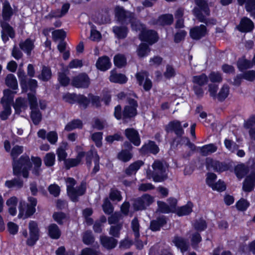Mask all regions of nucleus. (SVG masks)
<instances>
[{
	"mask_svg": "<svg viewBox=\"0 0 255 255\" xmlns=\"http://www.w3.org/2000/svg\"><path fill=\"white\" fill-rule=\"evenodd\" d=\"M23 152V146L15 145L11 151L13 161V173L16 176L21 175L24 178H28L29 170L32 167L29 157L26 155H22L18 160L16 157Z\"/></svg>",
	"mask_w": 255,
	"mask_h": 255,
	"instance_id": "obj_1",
	"label": "nucleus"
},
{
	"mask_svg": "<svg viewBox=\"0 0 255 255\" xmlns=\"http://www.w3.org/2000/svg\"><path fill=\"white\" fill-rule=\"evenodd\" d=\"M65 181L69 196L73 201H77V198L84 194L86 190L85 184L82 183L80 186L74 188L76 182L74 178L68 177L66 179Z\"/></svg>",
	"mask_w": 255,
	"mask_h": 255,
	"instance_id": "obj_2",
	"label": "nucleus"
},
{
	"mask_svg": "<svg viewBox=\"0 0 255 255\" xmlns=\"http://www.w3.org/2000/svg\"><path fill=\"white\" fill-rule=\"evenodd\" d=\"M152 167L153 169L152 178L154 182H160L167 179V168L163 165L162 162L156 160L152 164Z\"/></svg>",
	"mask_w": 255,
	"mask_h": 255,
	"instance_id": "obj_3",
	"label": "nucleus"
},
{
	"mask_svg": "<svg viewBox=\"0 0 255 255\" xmlns=\"http://www.w3.org/2000/svg\"><path fill=\"white\" fill-rule=\"evenodd\" d=\"M12 14V9L9 2L7 1H5L2 8V18L4 21H1L3 32H13V28L6 22L10 19Z\"/></svg>",
	"mask_w": 255,
	"mask_h": 255,
	"instance_id": "obj_4",
	"label": "nucleus"
},
{
	"mask_svg": "<svg viewBox=\"0 0 255 255\" xmlns=\"http://www.w3.org/2000/svg\"><path fill=\"white\" fill-rule=\"evenodd\" d=\"M137 106V103L135 100L131 98H128V105L125 107L123 112V120L125 122H127L128 120L136 115Z\"/></svg>",
	"mask_w": 255,
	"mask_h": 255,
	"instance_id": "obj_5",
	"label": "nucleus"
},
{
	"mask_svg": "<svg viewBox=\"0 0 255 255\" xmlns=\"http://www.w3.org/2000/svg\"><path fill=\"white\" fill-rule=\"evenodd\" d=\"M29 237L26 241V244L32 246L38 240L39 237V230L37 223L34 221H31L28 224Z\"/></svg>",
	"mask_w": 255,
	"mask_h": 255,
	"instance_id": "obj_6",
	"label": "nucleus"
},
{
	"mask_svg": "<svg viewBox=\"0 0 255 255\" xmlns=\"http://www.w3.org/2000/svg\"><path fill=\"white\" fill-rule=\"evenodd\" d=\"M115 17L117 20L122 24L130 21L133 15L128 11L125 10L123 7L117 6L115 8Z\"/></svg>",
	"mask_w": 255,
	"mask_h": 255,
	"instance_id": "obj_7",
	"label": "nucleus"
},
{
	"mask_svg": "<svg viewBox=\"0 0 255 255\" xmlns=\"http://www.w3.org/2000/svg\"><path fill=\"white\" fill-rule=\"evenodd\" d=\"M153 202V197L148 194H144L141 197L135 199L133 204L136 210L145 209Z\"/></svg>",
	"mask_w": 255,
	"mask_h": 255,
	"instance_id": "obj_8",
	"label": "nucleus"
},
{
	"mask_svg": "<svg viewBox=\"0 0 255 255\" xmlns=\"http://www.w3.org/2000/svg\"><path fill=\"white\" fill-rule=\"evenodd\" d=\"M71 84L78 88H87L90 85V79L86 74L81 73L73 78Z\"/></svg>",
	"mask_w": 255,
	"mask_h": 255,
	"instance_id": "obj_9",
	"label": "nucleus"
},
{
	"mask_svg": "<svg viewBox=\"0 0 255 255\" xmlns=\"http://www.w3.org/2000/svg\"><path fill=\"white\" fill-rule=\"evenodd\" d=\"M206 167L208 170H213L216 172H223L228 169V165L223 162L215 160L211 158L206 160Z\"/></svg>",
	"mask_w": 255,
	"mask_h": 255,
	"instance_id": "obj_10",
	"label": "nucleus"
},
{
	"mask_svg": "<svg viewBox=\"0 0 255 255\" xmlns=\"http://www.w3.org/2000/svg\"><path fill=\"white\" fill-rule=\"evenodd\" d=\"M217 178V176L215 174L213 173H208L206 178L207 184L211 187L213 190H217L218 191H223L225 190L226 186L223 181L219 180L217 182V185L219 184L220 187L214 186V181Z\"/></svg>",
	"mask_w": 255,
	"mask_h": 255,
	"instance_id": "obj_11",
	"label": "nucleus"
},
{
	"mask_svg": "<svg viewBox=\"0 0 255 255\" xmlns=\"http://www.w3.org/2000/svg\"><path fill=\"white\" fill-rule=\"evenodd\" d=\"M136 78L140 85L143 84V88L146 91L149 90L152 87V82L148 78L147 73L140 72L136 74Z\"/></svg>",
	"mask_w": 255,
	"mask_h": 255,
	"instance_id": "obj_12",
	"label": "nucleus"
},
{
	"mask_svg": "<svg viewBox=\"0 0 255 255\" xmlns=\"http://www.w3.org/2000/svg\"><path fill=\"white\" fill-rule=\"evenodd\" d=\"M125 135L134 145L139 146L140 144V138L138 132L133 128H127L125 131Z\"/></svg>",
	"mask_w": 255,
	"mask_h": 255,
	"instance_id": "obj_13",
	"label": "nucleus"
},
{
	"mask_svg": "<svg viewBox=\"0 0 255 255\" xmlns=\"http://www.w3.org/2000/svg\"><path fill=\"white\" fill-rule=\"evenodd\" d=\"M255 186V172H251L248 175L243 184V190L250 192L253 191Z\"/></svg>",
	"mask_w": 255,
	"mask_h": 255,
	"instance_id": "obj_14",
	"label": "nucleus"
},
{
	"mask_svg": "<svg viewBox=\"0 0 255 255\" xmlns=\"http://www.w3.org/2000/svg\"><path fill=\"white\" fill-rule=\"evenodd\" d=\"M165 130L168 132L173 131L178 136H181L184 133L181 123L178 121L170 122L166 126Z\"/></svg>",
	"mask_w": 255,
	"mask_h": 255,
	"instance_id": "obj_15",
	"label": "nucleus"
},
{
	"mask_svg": "<svg viewBox=\"0 0 255 255\" xmlns=\"http://www.w3.org/2000/svg\"><path fill=\"white\" fill-rule=\"evenodd\" d=\"M237 27L241 32H251L254 27V24L250 18L245 17L241 20Z\"/></svg>",
	"mask_w": 255,
	"mask_h": 255,
	"instance_id": "obj_16",
	"label": "nucleus"
},
{
	"mask_svg": "<svg viewBox=\"0 0 255 255\" xmlns=\"http://www.w3.org/2000/svg\"><path fill=\"white\" fill-rule=\"evenodd\" d=\"M85 156L84 152H79L75 158H68L65 160L64 165L67 169L78 165Z\"/></svg>",
	"mask_w": 255,
	"mask_h": 255,
	"instance_id": "obj_17",
	"label": "nucleus"
},
{
	"mask_svg": "<svg viewBox=\"0 0 255 255\" xmlns=\"http://www.w3.org/2000/svg\"><path fill=\"white\" fill-rule=\"evenodd\" d=\"M172 242L183 253L188 250L189 248L188 243L185 239L178 236L174 237Z\"/></svg>",
	"mask_w": 255,
	"mask_h": 255,
	"instance_id": "obj_18",
	"label": "nucleus"
},
{
	"mask_svg": "<svg viewBox=\"0 0 255 255\" xmlns=\"http://www.w3.org/2000/svg\"><path fill=\"white\" fill-rule=\"evenodd\" d=\"M96 65L98 69L105 71L111 67V63L108 56H104L98 58Z\"/></svg>",
	"mask_w": 255,
	"mask_h": 255,
	"instance_id": "obj_19",
	"label": "nucleus"
},
{
	"mask_svg": "<svg viewBox=\"0 0 255 255\" xmlns=\"http://www.w3.org/2000/svg\"><path fill=\"white\" fill-rule=\"evenodd\" d=\"M34 40L27 38L24 41L20 42L19 46L20 49L27 55H30L31 51L34 48Z\"/></svg>",
	"mask_w": 255,
	"mask_h": 255,
	"instance_id": "obj_20",
	"label": "nucleus"
},
{
	"mask_svg": "<svg viewBox=\"0 0 255 255\" xmlns=\"http://www.w3.org/2000/svg\"><path fill=\"white\" fill-rule=\"evenodd\" d=\"M159 149L154 142L149 141L148 143L144 144L140 148L142 153H151L156 154L159 152Z\"/></svg>",
	"mask_w": 255,
	"mask_h": 255,
	"instance_id": "obj_21",
	"label": "nucleus"
},
{
	"mask_svg": "<svg viewBox=\"0 0 255 255\" xmlns=\"http://www.w3.org/2000/svg\"><path fill=\"white\" fill-rule=\"evenodd\" d=\"M110 74L109 80L112 82L122 84L127 82L128 78L123 74L118 73L115 70H112Z\"/></svg>",
	"mask_w": 255,
	"mask_h": 255,
	"instance_id": "obj_22",
	"label": "nucleus"
},
{
	"mask_svg": "<svg viewBox=\"0 0 255 255\" xmlns=\"http://www.w3.org/2000/svg\"><path fill=\"white\" fill-rule=\"evenodd\" d=\"M102 245L108 249H112L116 247L118 241L113 237L101 236L100 238Z\"/></svg>",
	"mask_w": 255,
	"mask_h": 255,
	"instance_id": "obj_23",
	"label": "nucleus"
},
{
	"mask_svg": "<svg viewBox=\"0 0 255 255\" xmlns=\"http://www.w3.org/2000/svg\"><path fill=\"white\" fill-rule=\"evenodd\" d=\"M217 150V147L212 143L198 147L197 148V150L203 156H207L216 152Z\"/></svg>",
	"mask_w": 255,
	"mask_h": 255,
	"instance_id": "obj_24",
	"label": "nucleus"
},
{
	"mask_svg": "<svg viewBox=\"0 0 255 255\" xmlns=\"http://www.w3.org/2000/svg\"><path fill=\"white\" fill-rule=\"evenodd\" d=\"M139 37L141 41H146L150 44L156 42L158 39L157 33H140Z\"/></svg>",
	"mask_w": 255,
	"mask_h": 255,
	"instance_id": "obj_25",
	"label": "nucleus"
},
{
	"mask_svg": "<svg viewBox=\"0 0 255 255\" xmlns=\"http://www.w3.org/2000/svg\"><path fill=\"white\" fill-rule=\"evenodd\" d=\"M131 227L134 233V235L137 243L138 244V248L139 249H141L143 247V245L142 243H140V242L138 241V238L140 236V234L139 233V224L136 218H134L132 220L131 223Z\"/></svg>",
	"mask_w": 255,
	"mask_h": 255,
	"instance_id": "obj_26",
	"label": "nucleus"
},
{
	"mask_svg": "<svg viewBox=\"0 0 255 255\" xmlns=\"http://www.w3.org/2000/svg\"><path fill=\"white\" fill-rule=\"evenodd\" d=\"M143 165V162L141 160H137L131 163L126 169L125 173L127 175L130 176L135 174L137 171Z\"/></svg>",
	"mask_w": 255,
	"mask_h": 255,
	"instance_id": "obj_27",
	"label": "nucleus"
},
{
	"mask_svg": "<svg viewBox=\"0 0 255 255\" xmlns=\"http://www.w3.org/2000/svg\"><path fill=\"white\" fill-rule=\"evenodd\" d=\"M4 185L8 188L19 189L23 186V182L21 179L15 178L11 180H6Z\"/></svg>",
	"mask_w": 255,
	"mask_h": 255,
	"instance_id": "obj_28",
	"label": "nucleus"
},
{
	"mask_svg": "<svg viewBox=\"0 0 255 255\" xmlns=\"http://www.w3.org/2000/svg\"><path fill=\"white\" fill-rule=\"evenodd\" d=\"M14 93L9 89L4 90L3 91V96L1 100L2 104L10 106V104L13 102Z\"/></svg>",
	"mask_w": 255,
	"mask_h": 255,
	"instance_id": "obj_29",
	"label": "nucleus"
},
{
	"mask_svg": "<svg viewBox=\"0 0 255 255\" xmlns=\"http://www.w3.org/2000/svg\"><path fill=\"white\" fill-rule=\"evenodd\" d=\"M48 232L49 236L53 239H58L61 236V231L55 224H52L48 227Z\"/></svg>",
	"mask_w": 255,
	"mask_h": 255,
	"instance_id": "obj_30",
	"label": "nucleus"
},
{
	"mask_svg": "<svg viewBox=\"0 0 255 255\" xmlns=\"http://www.w3.org/2000/svg\"><path fill=\"white\" fill-rule=\"evenodd\" d=\"M95 20L100 24L108 23L110 20V15L107 11H102L97 14Z\"/></svg>",
	"mask_w": 255,
	"mask_h": 255,
	"instance_id": "obj_31",
	"label": "nucleus"
},
{
	"mask_svg": "<svg viewBox=\"0 0 255 255\" xmlns=\"http://www.w3.org/2000/svg\"><path fill=\"white\" fill-rule=\"evenodd\" d=\"M131 23V26L132 30L139 31V32H146V27L145 25L142 24L139 20L133 19L131 18L130 21ZM147 32H154L153 30H150Z\"/></svg>",
	"mask_w": 255,
	"mask_h": 255,
	"instance_id": "obj_32",
	"label": "nucleus"
},
{
	"mask_svg": "<svg viewBox=\"0 0 255 255\" xmlns=\"http://www.w3.org/2000/svg\"><path fill=\"white\" fill-rule=\"evenodd\" d=\"M67 144L66 142L62 143L61 145L56 150L58 160L65 161L67 156V153L66 152Z\"/></svg>",
	"mask_w": 255,
	"mask_h": 255,
	"instance_id": "obj_33",
	"label": "nucleus"
},
{
	"mask_svg": "<svg viewBox=\"0 0 255 255\" xmlns=\"http://www.w3.org/2000/svg\"><path fill=\"white\" fill-rule=\"evenodd\" d=\"M192 204L188 202L186 205L179 208L176 211V214L179 216L187 215L192 212Z\"/></svg>",
	"mask_w": 255,
	"mask_h": 255,
	"instance_id": "obj_34",
	"label": "nucleus"
},
{
	"mask_svg": "<svg viewBox=\"0 0 255 255\" xmlns=\"http://www.w3.org/2000/svg\"><path fill=\"white\" fill-rule=\"evenodd\" d=\"M201 9L200 7H195L193 10V13L194 15L197 17V18L201 22H205L208 25V23H211L213 24L216 23V20L212 19L209 21L207 22L206 18L203 15L201 12Z\"/></svg>",
	"mask_w": 255,
	"mask_h": 255,
	"instance_id": "obj_35",
	"label": "nucleus"
},
{
	"mask_svg": "<svg viewBox=\"0 0 255 255\" xmlns=\"http://www.w3.org/2000/svg\"><path fill=\"white\" fill-rule=\"evenodd\" d=\"M5 82L7 86L13 90L17 89L18 88L16 78L15 76L12 74H9L6 76Z\"/></svg>",
	"mask_w": 255,
	"mask_h": 255,
	"instance_id": "obj_36",
	"label": "nucleus"
},
{
	"mask_svg": "<svg viewBox=\"0 0 255 255\" xmlns=\"http://www.w3.org/2000/svg\"><path fill=\"white\" fill-rule=\"evenodd\" d=\"M31 160L34 164V167L32 170V173L35 176H38L41 171V159L38 157H31Z\"/></svg>",
	"mask_w": 255,
	"mask_h": 255,
	"instance_id": "obj_37",
	"label": "nucleus"
},
{
	"mask_svg": "<svg viewBox=\"0 0 255 255\" xmlns=\"http://www.w3.org/2000/svg\"><path fill=\"white\" fill-rule=\"evenodd\" d=\"M30 118L35 125H38L42 120V114L37 108L31 109Z\"/></svg>",
	"mask_w": 255,
	"mask_h": 255,
	"instance_id": "obj_38",
	"label": "nucleus"
},
{
	"mask_svg": "<svg viewBox=\"0 0 255 255\" xmlns=\"http://www.w3.org/2000/svg\"><path fill=\"white\" fill-rule=\"evenodd\" d=\"M82 122L79 120H74L68 123L65 127V130L68 131L72 130L76 128H82Z\"/></svg>",
	"mask_w": 255,
	"mask_h": 255,
	"instance_id": "obj_39",
	"label": "nucleus"
},
{
	"mask_svg": "<svg viewBox=\"0 0 255 255\" xmlns=\"http://www.w3.org/2000/svg\"><path fill=\"white\" fill-rule=\"evenodd\" d=\"M22 203L20 202L19 204V213L18 215L19 218H26L33 215L35 212V208L34 206L27 205V208L25 215H23V211L21 209Z\"/></svg>",
	"mask_w": 255,
	"mask_h": 255,
	"instance_id": "obj_40",
	"label": "nucleus"
},
{
	"mask_svg": "<svg viewBox=\"0 0 255 255\" xmlns=\"http://www.w3.org/2000/svg\"><path fill=\"white\" fill-rule=\"evenodd\" d=\"M235 171L237 177L241 179L248 173L249 169L244 164H239L236 167Z\"/></svg>",
	"mask_w": 255,
	"mask_h": 255,
	"instance_id": "obj_41",
	"label": "nucleus"
},
{
	"mask_svg": "<svg viewBox=\"0 0 255 255\" xmlns=\"http://www.w3.org/2000/svg\"><path fill=\"white\" fill-rule=\"evenodd\" d=\"M114 62L115 65L119 68L125 66L127 64V60L125 56L121 54H118L115 56Z\"/></svg>",
	"mask_w": 255,
	"mask_h": 255,
	"instance_id": "obj_42",
	"label": "nucleus"
},
{
	"mask_svg": "<svg viewBox=\"0 0 255 255\" xmlns=\"http://www.w3.org/2000/svg\"><path fill=\"white\" fill-rule=\"evenodd\" d=\"M13 107L16 112H19L21 109H25L27 107V101L23 98H18L16 100Z\"/></svg>",
	"mask_w": 255,
	"mask_h": 255,
	"instance_id": "obj_43",
	"label": "nucleus"
},
{
	"mask_svg": "<svg viewBox=\"0 0 255 255\" xmlns=\"http://www.w3.org/2000/svg\"><path fill=\"white\" fill-rule=\"evenodd\" d=\"M173 21V16L171 14H166L161 15L158 22L162 25H170Z\"/></svg>",
	"mask_w": 255,
	"mask_h": 255,
	"instance_id": "obj_44",
	"label": "nucleus"
},
{
	"mask_svg": "<svg viewBox=\"0 0 255 255\" xmlns=\"http://www.w3.org/2000/svg\"><path fill=\"white\" fill-rule=\"evenodd\" d=\"M195 2L206 15L209 16L210 15V11L208 3L205 0H195Z\"/></svg>",
	"mask_w": 255,
	"mask_h": 255,
	"instance_id": "obj_45",
	"label": "nucleus"
},
{
	"mask_svg": "<svg viewBox=\"0 0 255 255\" xmlns=\"http://www.w3.org/2000/svg\"><path fill=\"white\" fill-rule=\"evenodd\" d=\"M43 161L46 166L51 167L53 166L55 161V154L52 152L47 153L44 157Z\"/></svg>",
	"mask_w": 255,
	"mask_h": 255,
	"instance_id": "obj_46",
	"label": "nucleus"
},
{
	"mask_svg": "<svg viewBox=\"0 0 255 255\" xmlns=\"http://www.w3.org/2000/svg\"><path fill=\"white\" fill-rule=\"evenodd\" d=\"M53 218L54 221L60 225L63 224L68 220L66 215L62 212L54 213L53 215Z\"/></svg>",
	"mask_w": 255,
	"mask_h": 255,
	"instance_id": "obj_47",
	"label": "nucleus"
},
{
	"mask_svg": "<svg viewBox=\"0 0 255 255\" xmlns=\"http://www.w3.org/2000/svg\"><path fill=\"white\" fill-rule=\"evenodd\" d=\"M150 49L148 46L144 43L140 44L137 49V53L139 57H143L148 54Z\"/></svg>",
	"mask_w": 255,
	"mask_h": 255,
	"instance_id": "obj_48",
	"label": "nucleus"
},
{
	"mask_svg": "<svg viewBox=\"0 0 255 255\" xmlns=\"http://www.w3.org/2000/svg\"><path fill=\"white\" fill-rule=\"evenodd\" d=\"M123 224L120 223L116 226H112L110 227L109 234L115 238H119L120 235V231L122 229Z\"/></svg>",
	"mask_w": 255,
	"mask_h": 255,
	"instance_id": "obj_49",
	"label": "nucleus"
},
{
	"mask_svg": "<svg viewBox=\"0 0 255 255\" xmlns=\"http://www.w3.org/2000/svg\"><path fill=\"white\" fill-rule=\"evenodd\" d=\"M51 77V72L49 68L43 66L41 75H39L38 78L43 81H48Z\"/></svg>",
	"mask_w": 255,
	"mask_h": 255,
	"instance_id": "obj_50",
	"label": "nucleus"
},
{
	"mask_svg": "<svg viewBox=\"0 0 255 255\" xmlns=\"http://www.w3.org/2000/svg\"><path fill=\"white\" fill-rule=\"evenodd\" d=\"M229 87L227 85H224L220 89L218 95V99L219 101H224L229 95Z\"/></svg>",
	"mask_w": 255,
	"mask_h": 255,
	"instance_id": "obj_51",
	"label": "nucleus"
},
{
	"mask_svg": "<svg viewBox=\"0 0 255 255\" xmlns=\"http://www.w3.org/2000/svg\"><path fill=\"white\" fill-rule=\"evenodd\" d=\"M202 241V238L198 232L192 233L191 235V244L194 248H196L198 244Z\"/></svg>",
	"mask_w": 255,
	"mask_h": 255,
	"instance_id": "obj_52",
	"label": "nucleus"
},
{
	"mask_svg": "<svg viewBox=\"0 0 255 255\" xmlns=\"http://www.w3.org/2000/svg\"><path fill=\"white\" fill-rule=\"evenodd\" d=\"M132 157V154L128 150H122L118 155V159L123 162L128 161Z\"/></svg>",
	"mask_w": 255,
	"mask_h": 255,
	"instance_id": "obj_53",
	"label": "nucleus"
},
{
	"mask_svg": "<svg viewBox=\"0 0 255 255\" xmlns=\"http://www.w3.org/2000/svg\"><path fill=\"white\" fill-rule=\"evenodd\" d=\"M207 81L208 77L204 74L194 76L193 79V82L200 86L206 84L207 83Z\"/></svg>",
	"mask_w": 255,
	"mask_h": 255,
	"instance_id": "obj_54",
	"label": "nucleus"
},
{
	"mask_svg": "<svg viewBox=\"0 0 255 255\" xmlns=\"http://www.w3.org/2000/svg\"><path fill=\"white\" fill-rule=\"evenodd\" d=\"M193 227L197 231H203L207 228V224L205 220L200 219L195 221Z\"/></svg>",
	"mask_w": 255,
	"mask_h": 255,
	"instance_id": "obj_55",
	"label": "nucleus"
},
{
	"mask_svg": "<svg viewBox=\"0 0 255 255\" xmlns=\"http://www.w3.org/2000/svg\"><path fill=\"white\" fill-rule=\"evenodd\" d=\"M245 8L255 18V0H247L245 4Z\"/></svg>",
	"mask_w": 255,
	"mask_h": 255,
	"instance_id": "obj_56",
	"label": "nucleus"
},
{
	"mask_svg": "<svg viewBox=\"0 0 255 255\" xmlns=\"http://www.w3.org/2000/svg\"><path fill=\"white\" fill-rule=\"evenodd\" d=\"M224 144L226 147L232 152L237 151L239 148L238 145L230 139H226L224 141Z\"/></svg>",
	"mask_w": 255,
	"mask_h": 255,
	"instance_id": "obj_57",
	"label": "nucleus"
},
{
	"mask_svg": "<svg viewBox=\"0 0 255 255\" xmlns=\"http://www.w3.org/2000/svg\"><path fill=\"white\" fill-rule=\"evenodd\" d=\"M17 76L19 78L20 85L22 89L26 87V76L23 70L19 69L17 72Z\"/></svg>",
	"mask_w": 255,
	"mask_h": 255,
	"instance_id": "obj_58",
	"label": "nucleus"
},
{
	"mask_svg": "<svg viewBox=\"0 0 255 255\" xmlns=\"http://www.w3.org/2000/svg\"><path fill=\"white\" fill-rule=\"evenodd\" d=\"M102 207L104 212L106 214H110L113 212V207L108 198L104 200Z\"/></svg>",
	"mask_w": 255,
	"mask_h": 255,
	"instance_id": "obj_59",
	"label": "nucleus"
},
{
	"mask_svg": "<svg viewBox=\"0 0 255 255\" xmlns=\"http://www.w3.org/2000/svg\"><path fill=\"white\" fill-rule=\"evenodd\" d=\"M102 135L103 133L101 132H97L94 133L91 135L92 140L95 142L96 146L98 147H100L102 144Z\"/></svg>",
	"mask_w": 255,
	"mask_h": 255,
	"instance_id": "obj_60",
	"label": "nucleus"
},
{
	"mask_svg": "<svg viewBox=\"0 0 255 255\" xmlns=\"http://www.w3.org/2000/svg\"><path fill=\"white\" fill-rule=\"evenodd\" d=\"M3 110L0 112V118L2 120H6L8 116L11 114V108L9 105H4Z\"/></svg>",
	"mask_w": 255,
	"mask_h": 255,
	"instance_id": "obj_61",
	"label": "nucleus"
},
{
	"mask_svg": "<svg viewBox=\"0 0 255 255\" xmlns=\"http://www.w3.org/2000/svg\"><path fill=\"white\" fill-rule=\"evenodd\" d=\"M83 241L86 245H90L94 241V238L90 231L85 232L83 236Z\"/></svg>",
	"mask_w": 255,
	"mask_h": 255,
	"instance_id": "obj_62",
	"label": "nucleus"
},
{
	"mask_svg": "<svg viewBox=\"0 0 255 255\" xmlns=\"http://www.w3.org/2000/svg\"><path fill=\"white\" fill-rule=\"evenodd\" d=\"M48 141L52 144H55L58 140V134L55 131L49 132L46 135Z\"/></svg>",
	"mask_w": 255,
	"mask_h": 255,
	"instance_id": "obj_63",
	"label": "nucleus"
},
{
	"mask_svg": "<svg viewBox=\"0 0 255 255\" xmlns=\"http://www.w3.org/2000/svg\"><path fill=\"white\" fill-rule=\"evenodd\" d=\"M110 198L113 201H116L119 202L122 200V197L119 191L112 189L110 193Z\"/></svg>",
	"mask_w": 255,
	"mask_h": 255,
	"instance_id": "obj_64",
	"label": "nucleus"
}]
</instances>
